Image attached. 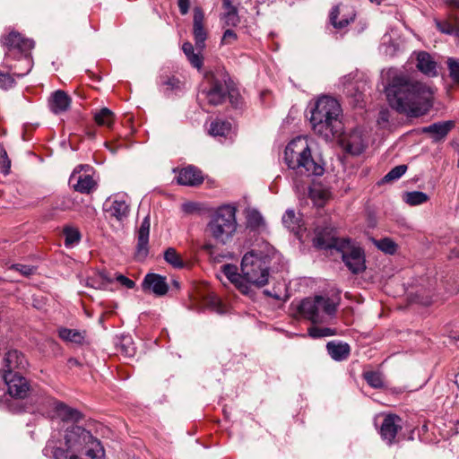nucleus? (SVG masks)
I'll return each instance as SVG.
<instances>
[{
  "label": "nucleus",
  "instance_id": "bb28decb",
  "mask_svg": "<svg viewBox=\"0 0 459 459\" xmlns=\"http://www.w3.org/2000/svg\"><path fill=\"white\" fill-rule=\"evenodd\" d=\"M326 349L331 358L337 361L345 360L351 352L349 344L343 342H329Z\"/></svg>",
  "mask_w": 459,
  "mask_h": 459
},
{
  "label": "nucleus",
  "instance_id": "2eb2a0df",
  "mask_svg": "<svg viewBox=\"0 0 459 459\" xmlns=\"http://www.w3.org/2000/svg\"><path fill=\"white\" fill-rule=\"evenodd\" d=\"M3 379L7 385L8 393L12 397L23 399L30 393V383L22 374L6 375Z\"/></svg>",
  "mask_w": 459,
  "mask_h": 459
},
{
  "label": "nucleus",
  "instance_id": "f8f14e48",
  "mask_svg": "<svg viewBox=\"0 0 459 459\" xmlns=\"http://www.w3.org/2000/svg\"><path fill=\"white\" fill-rule=\"evenodd\" d=\"M103 210L110 220L122 223L130 213L129 198L119 195L110 196L105 201Z\"/></svg>",
  "mask_w": 459,
  "mask_h": 459
},
{
  "label": "nucleus",
  "instance_id": "7c9ffc66",
  "mask_svg": "<svg viewBox=\"0 0 459 459\" xmlns=\"http://www.w3.org/2000/svg\"><path fill=\"white\" fill-rule=\"evenodd\" d=\"M117 351L121 352L125 357H134L136 351L134 343L130 335H123L117 343Z\"/></svg>",
  "mask_w": 459,
  "mask_h": 459
},
{
  "label": "nucleus",
  "instance_id": "c756f323",
  "mask_svg": "<svg viewBox=\"0 0 459 459\" xmlns=\"http://www.w3.org/2000/svg\"><path fill=\"white\" fill-rule=\"evenodd\" d=\"M231 132V124L227 121L215 120L211 123L209 133L214 137H227Z\"/></svg>",
  "mask_w": 459,
  "mask_h": 459
},
{
  "label": "nucleus",
  "instance_id": "c9c22d12",
  "mask_svg": "<svg viewBox=\"0 0 459 459\" xmlns=\"http://www.w3.org/2000/svg\"><path fill=\"white\" fill-rule=\"evenodd\" d=\"M164 259L168 264H171L174 268L181 269L185 266V263L183 262L181 256L173 247H169L164 252Z\"/></svg>",
  "mask_w": 459,
  "mask_h": 459
},
{
  "label": "nucleus",
  "instance_id": "a878e982",
  "mask_svg": "<svg viewBox=\"0 0 459 459\" xmlns=\"http://www.w3.org/2000/svg\"><path fill=\"white\" fill-rule=\"evenodd\" d=\"M58 336L65 342L75 345L86 343V331L61 327L58 329Z\"/></svg>",
  "mask_w": 459,
  "mask_h": 459
},
{
  "label": "nucleus",
  "instance_id": "20e7f679",
  "mask_svg": "<svg viewBox=\"0 0 459 459\" xmlns=\"http://www.w3.org/2000/svg\"><path fill=\"white\" fill-rule=\"evenodd\" d=\"M313 244L320 249H336L342 254V261L352 273L358 274L366 269L362 248L350 238H338L333 228L317 229Z\"/></svg>",
  "mask_w": 459,
  "mask_h": 459
},
{
  "label": "nucleus",
  "instance_id": "c85d7f7f",
  "mask_svg": "<svg viewBox=\"0 0 459 459\" xmlns=\"http://www.w3.org/2000/svg\"><path fill=\"white\" fill-rule=\"evenodd\" d=\"M115 114L108 108H102L94 113V121L100 126L111 128L115 121Z\"/></svg>",
  "mask_w": 459,
  "mask_h": 459
},
{
  "label": "nucleus",
  "instance_id": "37998d69",
  "mask_svg": "<svg viewBox=\"0 0 459 459\" xmlns=\"http://www.w3.org/2000/svg\"><path fill=\"white\" fill-rule=\"evenodd\" d=\"M328 191L326 189H323L321 187H318L316 186H314L313 187H309V196L311 199H313L315 202L323 203L325 199L328 197Z\"/></svg>",
  "mask_w": 459,
  "mask_h": 459
},
{
  "label": "nucleus",
  "instance_id": "13d9d810",
  "mask_svg": "<svg viewBox=\"0 0 459 459\" xmlns=\"http://www.w3.org/2000/svg\"><path fill=\"white\" fill-rule=\"evenodd\" d=\"M182 50L186 56V57L195 52L194 47L190 42H185L182 46Z\"/></svg>",
  "mask_w": 459,
  "mask_h": 459
},
{
  "label": "nucleus",
  "instance_id": "1a4fd4ad",
  "mask_svg": "<svg viewBox=\"0 0 459 459\" xmlns=\"http://www.w3.org/2000/svg\"><path fill=\"white\" fill-rule=\"evenodd\" d=\"M236 230V209L230 205L219 208L208 224L210 234L221 244H226Z\"/></svg>",
  "mask_w": 459,
  "mask_h": 459
},
{
  "label": "nucleus",
  "instance_id": "69168bd1",
  "mask_svg": "<svg viewBox=\"0 0 459 459\" xmlns=\"http://www.w3.org/2000/svg\"><path fill=\"white\" fill-rule=\"evenodd\" d=\"M455 36L459 39V29L456 30V35Z\"/></svg>",
  "mask_w": 459,
  "mask_h": 459
},
{
  "label": "nucleus",
  "instance_id": "ea45409f",
  "mask_svg": "<svg viewBox=\"0 0 459 459\" xmlns=\"http://www.w3.org/2000/svg\"><path fill=\"white\" fill-rule=\"evenodd\" d=\"M407 170L406 165H398L393 168L382 179L385 183L393 182L394 180L399 179L402 176L405 174Z\"/></svg>",
  "mask_w": 459,
  "mask_h": 459
},
{
  "label": "nucleus",
  "instance_id": "a18cd8bd",
  "mask_svg": "<svg viewBox=\"0 0 459 459\" xmlns=\"http://www.w3.org/2000/svg\"><path fill=\"white\" fill-rule=\"evenodd\" d=\"M436 26L442 33L452 35H456V30H459V28H456L452 22L449 21H435Z\"/></svg>",
  "mask_w": 459,
  "mask_h": 459
},
{
  "label": "nucleus",
  "instance_id": "052dcab7",
  "mask_svg": "<svg viewBox=\"0 0 459 459\" xmlns=\"http://www.w3.org/2000/svg\"><path fill=\"white\" fill-rule=\"evenodd\" d=\"M447 4L455 8H459V0H446Z\"/></svg>",
  "mask_w": 459,
  "mask_h": 459
},
{
  "label": "nucleus",
  "instance_id": "79ce46f5",
  "mask_svg": "<svg viewBox=\"0 0 459 459\" xmlns=\"http://www.w3.org/2000/svg\"><path fill=\"white\" fill-rule=\"evenodd\" d=\"M160 85L166 91H172L180 88V81L173 76L165 75L160 77Z\"/></svg>",
  "mask_w": 459,
  "mask_h": 459
},
{
  "label": "nucleus",
  "instance_id": "603ef678",
  "mask_svg": "<svg viewBox=\"0 0 459 459\" xmlns=\"http://www.w3.org/2000/svg\"><path fill=\"white\" fill-rule=\"evenodd\" d=\"M237 40V34L234 30L228 29L224 31L221 44L230 45Z\"/></svg>",
  "mask_w": 459,
  "mask_h": 459
},
{
  "label": "nucleus",
  "instance_id": "f704fd0d",
  "mask_svg": "<svg viewBox=\"0 0 459 459\" xmlns=\"http://www.w3.org/2000/svg\"><path fill=\"white\" fill-rule=\"evenodd\" d=\"M65 236V245L66 247H72L74 244L79 243L81 239V233L79 230L73 226H65L63 230Z\"/></svg>",
  "mask_w": 459,
  "mask_h": 459
},
{
  "label": "nucleus",
  "instance_id": "09e8293b",
  "mask_svg": "<svg viewBox=\"0 0 459 459\" xmlns=\"http://www.w3.org/2000/svg\"><path fill=\"white\" fill-rule=\"evenodd\" d=\"M11 269L20 273L23 276L32 275L36 271V268L34 266L22 264H13L11 266Z\"/></svg>",
  "mask_w": 459,
  "mask_h": 459
},
{
  "label": "nucleus",
  "instance_id": "bf43d9fd",
  "mask_svg": "<svg viewBox=\"0 0 459 459\" xmlns=\"http://www.w3.org/2000/svg\"><path fill=\"white\" fill-rule=\"evenodd\" d=\"M222 5L227 12L237 11L236 7L231 4V0H222Z\"/></svg>",
  "mask_w": 459,
  "mask_h": 459
},
{
  "label": "nucleus",
  "instance_id": "a19ab883",
  "mask_svg": "<svg viewBox=\"0 0 459 459\" xmlns=\"http://www.w3.org/2000/svg\"><path fill=\"white\" fill-rule=\"evenodd\" d=\"M364 378L367 383L374 388H381L383 386L382 375L378 372L368 371L364 373Z\"/></svg>",
  "mask_w": 459,
  "mask_h": 459
},
{
  "label": "nucleus",
  "instance_id": "f257e3e1",
  "mask_svg": "<svg viewBox=\"0 0 459 459\" xmlns=\"http://www.w3.org/2000/svg\"><path fill=\"white\" fill-rule=\"evenodd\" d=\"M385 94L393 109L418 117L433 107L435 91L430 85L412 80L404 73L390 70Z\"/></svg>",
  "mask_w": 459,
  "mask_h": 459
},
{
  "label": "nucleus",
  "instance_id": "c03bdc74",
  "mask_svg": "<svg viewBox=\"0 0 459 459\" xmlns=\"http://www.w3.org/2000/svg\"><path fill=\"white\" fill-rule=\"evenodd\" d=\"M247 225L252 229H257L264 224L261 213L255 210L250 211L247 216Z\"/></svg>",
  "mask_w": 459,
  "mask_h": 459
},
{
  "label": "nucleus",
  "instance_id": "412c9836",
  "mask_svg": "<svg viewBox=\"0 0 459 459\" xmlns=\"http://www.w3.org/2000/svg\"><path fill=\"white\" fill-rule=\"evenodd\" d=\"M143 287L151 290L157 296H163L169 290L166 278L156 273H148L144 277Z\"/></svg>",
  "mask_w": 459,
  "mask_h": 459
},
{
  "label": "nucleus",
  "instance_id": "9d476101",
  "mask_svg": "<svg viewBox=\"0 0 459 459\" xmlns=\"http://www.w3.org/2000/svg\"><path fill=\"white\" fill-rule=\"evenodd\" d=\"M228 75L223 73H208L202 83L201 95L212 106L221 105L229 95L232 103L233 95L227 83Z\"/></svg>",
  "mask_w": 459,
  "mask_h": 459
},
{
  "label": "nucleus",
  "instance_id": "aec40b11",
  "mask_svg": "<svg viewBox=\"0 0 459 459\" xmlns=\"http://www.w3.org/2000/svg\"><path fill=\"white\" fill-rule=\"evenodd\" d=\"M221 272L226 276V278L235 285V287L242 293V294H250L251 290L249 287L244 282L242 278V273H238V267L234 264H224L221 267Z\"/></svg>",
  "mask_w": 459,
  "mask_h": 459
},
{
  "label": "nucleus",
  "instance_id": "8fccbe9b",
  "mask_svg": "<svg viewBox=\"0 0 459 459\" xmlns=\"http://www.w3.org/2000/svg\"><path fill=\"white\" fill-rule=\"evenodd\" d=\"M14 83L13 77L7 74L0 71V88L8 89Z\"/></svg>",
  "mask_w": 459,
  "mask_h": 459
},
{
  "label": "nucleus",
  "instance_id": "3c124183",
  "mask_svg": "<svg viewBox=\"0 0 459 459\" xmlns=\"http://www.w3.org/2000/svg\"><path fill=\"white\" fill-rule=\"evenodd\" d=\"M117 282H119L122 286L127 289H133L135 285L134 281L123 274L116 273L114 278Z\"/></svg>",
  "mask_w": 459,
  "mask_h": 459
},
{
  "label": "nucleus",
  "instance_id": "774afa93",
  "mask_svg": "<svg viewBox=\"0 0 459 459\" xmlns=\"http://www.w3.org/2000/svg\"><path fill=\"white\" fill-rule=\"evenodd\" d=\"M264 293H265L266 295H270L269 291H267V290H265V291H264Z\"/></svg>",
  "mask_w": 459,
  "mask_h": 459
},
{
  "label": "nucleus",
  "instance_id": "4c0bfd02",
  "mask_svg": "<svg viewBox=\"0 0 459 459\" xmlns=\"http://www.w3.org/2000/svg\"><path fill=\"white\" fill-rule=\"evenodd\" d=\"M307 332H308V335L314 339L333 336V335H336V333H337L336 330L333 328L320 327V326H316V325L309 327Z\"/></svg>",
  "mask_w": 459,
  "mask_h": 459
},
{
  "label": "nucleus",
  "instance_id": "cd10ccee",
  "mask_svg": "<svg viewBox=\"0 0 459 459\" xmlns=\"http://www.w3.org/2000/svg\"><path fill=\"white\" fill-rule=\"evenodd\" d=\"M346 151L352 155L360 154L365 149V143L359 132H352L345 141Z\"/></svg>",
  "mask_w": 459,
  "mask_h": 459
},
{
  "label": "nucleus",
  "instance_id": "4d7b16f0",
  "mask_svg": "<svg viewBox=\"0 0 459 459\" xmlns=\"http://www.w3.org/2000/svg\"><path fill=\"white\" fill-rule=\"evenodd\" d=\"M182 210L186 213H192L196 210V204L195 203H186L182 204Z\"/></svg>",
  "mask_w": 459,
  "mask_h": 459
},
{
  "label": "nucleus",
  "instance_id": "de8ad7c7",
  "mask_svg": "<svg viewBox=\"0 0 459 459\" xmlns=\"http://www.w3.org/2000/svg\"><path fill=\"white\" fill-rule=\"evenodd\" d=\"M222 20H223L224 25L229 26V27H230V26L235 27L239 23V17L238 15L237 11L227 12L223 15Z\"/></svg>",
  "mask_w": 459,
  "mask_h": 459
},
{
  "label": "nucleus",
  "instance_id": "864d4df0",
  "mask_svg": "<svg viewBox=\"0 0 459 459\" xmlns=\"http://www.w3.org/2000/svg\"><path fill=\"white\" fill-rule=\"evenodd\" d=\"M0 166H1L2 172L4 174L6 175L9 173V169L11 167V161L8 159L7 153L4 150L3 151V153L0 156Z\"/></svg>",
  "mask_w": 459,
  "mask_h": 459
},
{
  "label": "nucleus",
  "instance_id": "393cba45",
  "mask_svg": "<svg viewBox=\"0 0 459 459\" xmlns=\"http://www.w3.org/2000/svg\"><path fill=\"white\" fill-rule=\"evenodd\" d=\"M455 126L454 121L434 123L422 128V133L429 134L435 141L444 138Z\"/></svg>",
  "mask_w": 459,
  "mask_h": 459
},
{
  "label": "nucleus",
  "instance_id": "ddd939ff",
  "mask_svg": "<svg viewBox=\"0 0 459 459\" xmlns=\"http://www.w3.org/2000/svg\"><path fill=\"white\" fill-rule=\"evenodd\" d=\"M91 169L89 165H79L70 177V183L75 191L90 194L96 189L97 183L88 172Z\"/></svg>",
  "mask_w": 459,
  "mask_h": 459
},
{
  "label": "nucleus",
  "instance_id": "39448f33",
  "mask_svg": "<svg viewBox=\"0 0 459 459\" xmlns=\"http://www.w3.org/2000/svg\"><path fill=\"white\" fill-rule=\"evenodd\" d=\"M342 108L339 102L329 96L318 98L311 109L310 123L315 134L325 141H331L342 132Z\"/></svg>",
  "mask_w": 459,
  "mask_h": 459
},
{
  "label": "nucleus",
  "instance_id": "e2e57ef3",
  "mask_svg": "<svg viewBox=\"0 0 459 459\" xmlns=\"http://www.w3.org/2000/svg\"><path fill=\"white\" fill-rule=\"evenodd\" d=\"M383 0H370L372 3L380 4Z\"/></svg>",
  "mask_w": 459,
  "mask_h": 459
},
{
  "label": "nucleus",
  "instance_id": "e433bc0d",
  "mask_svg": "<svg viewBox=\"0 0 459 459\" xmlns=\"http://www.w3.org/2000/svg\"><path fill=\"white\" fill-rule=\"evenodd\" d=\"M282 222L292 231L298 230L300 227V219L293 210H288L282 216Z\"/></svg>",
  "mask_w": 459,
  "mask_h": 459
},
{
  "label": "nucleus",
  "instance_id": "72a5a7b5",
  "mask_svg": "<svg viewBox=\"0 0 459 459\" xmlns=\"http://www.w3.org/2000/svg\"><path fill=\"white\" fill-rule=\"evenodd\" d=\"M429 199V195L420 191L407 192L403 195V201L411 206L422 204Z\"/></svg>",
  "mask_w": 459,
  "mask_h": 459
},
{
  "label": "nucleus",
  "instance_id": "b1692460",
  "mask_svg": "<svg viewBox=\"0 0 459 459\" xmlns=\"http://www.w3.org/2000/svg\"><path fill=\"white\" fill-rule=\"evenodd\" d=\"M416 60V67L420 72L429 77H434L437 74V63L429 53L424 51L419 52Z\"/></svg>",
  "mask_w": 459,
  "mask_h": 459
},
{
  "label": "nucleus",
  "instance_id": "f03ea898",
  "mask_svg": "<svg viewBox=\"0 0 459 459\" xmlns=\"http://www.w3.org/2000/svg\"><path fill=\"white\" fill-rule=\"evenodd\" d=\"M63 422L58 437L52 436L46 450L50 449L55 459H103L104 449L91 431L74 424Z\"/></svg>",
  "mask_w": 459,
  "mask_h": 459
},
{
  "label": "nucleus",
  "instance_id": "49530a36",
  "mask_svg": "<svg viewBox=\"0 0 459 459\" xmlns=\"http://www.w3.org/2000/svg\"><path fill=\"white\" fill-rule=\"evenodd\" d=\"M447 67L449 74L454 82L459 84V59L448 58Z\"/></svg>",
  "mask_w": 459,
  "mask_h": 459
},
{
  "label": "nucleus",
  "instance_id": "338daca9",
  "mask_svg": "<svg viewBox=\"0 0 459 459\" xmlns=\"http://www.w3.org/2000/svg\"><path fill=\"white\" fill-rule=\"evenodd\" d=\"M347 93H348V94H351V90H350L349 88H347Z\"/></svg>",
  "mask_w": 459,
  "mask_h": 459
},
{
  "label": "nucleus",
  "instance_id": "680f3d73",
  "mask_svg": "<svg viewBox=\"0 0 459 459\" xmlns=\"http://www.w3.org/2000/svg\"><path fill=\"white\" fill-rule=\"evenodd\" d=\"M6 65V67H8L9 69H15V70H16V68H17V67H16V65L13 66V65H8L7 63H6V65Z\"/></svg>",
  "mask_w": 459,
  "mask_h": 459
},
{
  "label": "nucleus",
  "instance_id": "5fc2aeb1",
  "mask_svg": "<svg viewBox=\"0 0 459 459\" xmlns=\"http://www.w3.org/2000/svg\"><path fill=\"white\" fill-rule=\"evenodd\" d=\"M188 61L190 64L197 68L200 69L203 66V57L200 55V53H193L187 56Z\"/></svg>",
  "mask_w": 459,
  "mask_h": 459
},
{
  "label": "nucleus",
  "instance_id": "6e6552de",
  "mask_svg": "<svg viewBox=\"0 0 459 459\" xmlns=\"http://www.w3.org/2000/svg\"><path fill=\"white\" fill-rule=\"evenodd\" d=\"M338 304L326 296H315L303 299L299 312L314 325L328 323L334 317Z\"/></svg>",
  "mask_w": 459,
  "mask_h": 459
},
{
  "label": "nucleus",
  "instance_id": "7ed1b4c3",
  "mask_svg": "<svg viewBox=\"0 0 459 459\" xmlns=\"http://www.w3.org/2000/svg\"><path fill=\"white\" fill-rule=\"evenodd\" d=\"M283 159L298 192L305 190L312 177L322 176L325 172L322 163L313 157L306 137L291 140L285 148Z\"/></svg>",
  "mask_w": 459,
  "mask_h": 459
},
{
  "label": "nucleus",
  "instance_id": "2f4dec72",
  "mask_svg": "<svg viewBox=\"0 0 459 459\" xmlns=\"http://www.w3.org/2000/svg\"><path fill=\"white\" fill-rule=\"evenodd\" d=\"M74 207L75 202L72 197H59L51 204V215H55L57 212H66L74 210Z\"/></svg>",
  "mask_w": 459,
  "mask_h": 459
},
{
  "label": "nucleus",
  "instance_id": "6ab92c4d",
  "mask_svg": "<svg viewBox=\"0 0 459 459\" xmlns=\"http://www.w3.org/2000/svg\"><path fill=\"white\" fill-rule=\"evenodd\" d=\"M355 19V12L347 6L336 5L330 13V22L336 29H342Z\"/></svg>",
  "mask_w": 459,
  "mask_h": 459
},
{
  "label": "nucleus",
  "instance_id": "58836bf2",
  "mask_svg": "<svg viewBox=\"0 0 459 459\" xmlns=\"http://www.w3.org/2000/svg\"><path fill=\"white\" fill-rule=\"evenodd\" d=\"M374 243L378 249L385 254L393 255L396 252L397 245L391 238H385L379 240H374Z\"/></svg>",
  "mask_w": 459,
  "mask_h": 459
},
{
  "label": "nucleus",
  "instance_id": "0eeeda50",
  "mask_svg": "<svg viewBox=\"0 0 459 459\" xmlns=\"http://www.w3.org/2000/svg\"><path fill=\"white\" fill-rule=\"evenodd\" d=\"M0 41L2 46L4 48L5 60L9 57H22V63L24 64L25 68L22 71H14L13 74L17 77L26 75L32 67V60L30 56V52L34 47V42L30 39L24 38L21 33L14 30H12L7 35L3 36Z\"/></svg>",
  "mask_w": 459,
  "mask_h": 459
},
{
  "label": "nucleus",
  "instance_id": "9b49d317",
  "mask_svg": "<svg viewBox=\"0 0 459 459\" xmlns=\"http://www.w3.org/2000/svg\"><path fill=\"white\" fill-rule=\"evenodd\" d=\"M35 403L41 414L52 419H60L63 422L79 421L82 419V413L78 410L69 407L45 393L39 394Z\"/></svg>",
  "mask_w": 459,
  "mask_h": 459
},
{
  "label": "nucleus",
  "instance_id": "423d86ee",
  "mask_svg": "<svg viewBox=\"0 0 459 459\" xmlns=\"http://www.w3.org/2000/svg\"><path fill=\"white\" fill-rule=\"evenodd\" d=\"M240 269L244 282L251 290L248 297H254L255 289L265 286L269 281V262L266 255L251 250L244 255Z\"/></svg>",
  "mask_w": 459,
  "mask_h": 459
},
{
  "label": "nucleus",
  "instance_id": "f3484780",
  "mask_svg": "<svg viewBox=\"0 0 459 459\" xmlns=\"http://www.w3.org/2000/svg\"><path fill=\"white\" fill-rule=\"evenodd\" d=\"M151 220L147 215L143 220L137 231V246L135 255L138 259H144L149 252V235H150Z\"/></svg>",
  "mask_w": 459,
  "mask_h": 459
},
{
  "label": "nucleus",
  "instance_id": "0e129e2a",
  "mask_svg": "<svg viewBox=\"0 0 459 459\" xmlns=\"http://www.w3.org/2000/svg\"><path fill=\"white\" fill-rule=\"evenodd\" d=\"M212 299H213V302H214V303H216V304H218V303H219V300H218V299H217L216 297H213V298H212Z\"/></svg>",
  "mask_w": 459,
  "mask_h": 459
},
{
  "label": "nucleus",
  "instance_id": "a211bd4d",
  "mask_svg": "<svg viewBox=\"0 0 459 459\" xmlns=\"http://www.w3.org/2000/svg\"><path fill=\"white\" fill-rule=\"evenodd\" d=\"M401 418L394 414L386 415L380 428V435L388 445L394 443L399 430H401Z\"/></svg>",
  "mask_w": 459,
  "mask_h": 459
},
{
  "label": "nucleus",
  "instance_id": "5701e85b",
  "mask_svg": "<svg viewBox=\"0 0 459 459\" xmlns=\"http://www.w3.org/2000/svg\"><path fill=\"white\" fill-rule=\"evenodd\" d=\"M203 180L204 178L201 171L191 166L182 169L177 178L178 183L183 186H195L200 185Z\"/></svg>",
  "mask_w": 459,
  "mask_h": 459
},
{
  "label": "nucleus",
  "instance_id": "6e6d98bb",
  "mask_svg": "<svg viewBox=\"0 0 459 459\" xmlns=\"http://www.w3.org/2000/svg\"><path fill=\"white\" fill-rule=\"evenodd\" d=\"M178 4L181 14L185 15L188 13L190 7V0H178Z\"/></svg>",
  "mask_w": 459,
  "mask_h": 459
},
{
  "label": "nucleus",
  "instance_id": "dca6fc26",
  "mask_svg": "<svg viewBox=\"0 0 459 459\" xmlns=\"http://www.w3.org/2000/svg\"><path fill=\"white\" fill-rule=\"evenodd\" d=\"M204 14L201 8L194 9L193 17V35L195 48L201 51L205 48V40L207 39V30L204 28Z\"/></svg>",
  "mask_w": 459,
  "mask_h": 459
},
{
  "label": "nucleus",
  "instance_id": "473e14b6",
  "mask_svg": "<svg viewBox=\"0 0 459 459\" xmlns=\"http://www.w3.org/2000/svg\"><path fill=\"white\" fill-rule=\"evenodd\" d=\"M112 281V278L108 277L105 272H101L87 279L86 284L96 290H105Z\"/></svg>",
  "mask_w": 459,
  "mask_h": 459
},
{
  "label": "nucleus",
  "instance_id": "4be33fe9",
  "mask_svg": "<svg viewBox=\"0 0 459 459\" xmlns=\"http://www.w3.org/2000/svg\"><path fill=\"white\" fill-rule=\"evenodd\" d=\"M50 110L55 114L65 112L71 105V98L62 90L52 93L48 101Z\"/></svg>",
  "mask_w": 459,
  "mask_h": 459
},
{
  "label": "nucleus",
  "instance_id": "4468645a",
  "mask_svg": "<svg viewBox=\"0 0 459 459\" xmlns=\"http://www.w3.org/2000/svg\"><path fill=\"white\" fill-rule=\"evenodd\" d=\"M28 361L24 355L17 350L8 351L3 359V364L1 368L2 377L6 375H17L22 374L26 369Z\"/></svg>",
  "mask_w": 459,
  "mask_h": 459
}]
</instances>
